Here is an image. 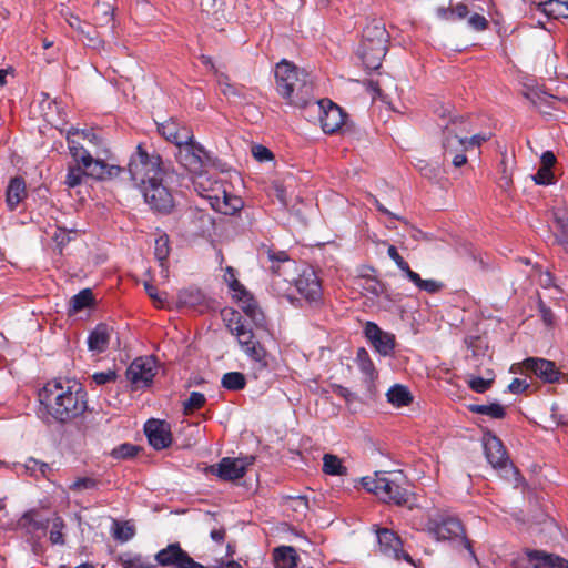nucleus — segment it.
<instances>
[{"label":"nucleus","mask_w":568,"mask_h":568,"mask_svg":"<svg viewBox=\"0 0 568 568\" xmlns=\"http://www.w3.org/2000/svg\"><path fill=\"white\" fill-rule=\"evenodd\" d=\"M364 488L376 495L385 503L405 505L409 499V491L405 487L406 479L402 471L383 473L376 471L372 476L362 478Z\"/></svg>","instance_id":"7ed1b4c3"},{"label":"nucleus","mask_w":568,"mask_h":568,"mask_svg":"<svg viewBox=\"0 0 568 568\" xmlns=\"http://www.w3.org/2000/svg\"><path fill=\"white\" fill-rule=\"evenodd\" d=\"M26 183L21 178L10 180L6 192V203L10 211H13L18 204L26 197Z\"/></svg>","instance_id":"393cba45"},{"label":"nucleus","mask_w":568,"mask_h":568,"mask_svg":"<svg viewBox=\"0 0 568 568\" xmlns=\"http://www.w3.org/2000/svg\"><path fill=\"white\" fill-rule=\"evenodd\" d=\"M323 471L331 476H345L347 468L343 465L342 459L333 454L323 456Z\"/></svg>","instance_id":"72a5a7b5"},{"label":"nucleus","mask_w":568,"mask_h":568,"mask_svg":"<svg viewBox=\"0 0 568 568\" xmlns=\"http://www.w3.org/2000/svg\"><path fill=\"white\" fill-rule=\"evenodd\" d=\"M39 402L55 422L67 424L88 409L87 393L78 383L50 381L38 393Z\"/></svg>","instance_id":"f257e3e1"},{"label":"nucleus","mask_w":568,"mask_h":568,"mask_svg":"<svg viewBox=\"0 0 568 568\" xmlns=\"http://www.w3.org/2000/svg\"><path fill=\"white\" fill-rule=\"evenodd\" d=\"M80 130L70 131L68 135L69 150L72 158L88 170V175L98 180L116 178L123 169L119 165L108 164L103 160L93 159L92 155L80 144Z\"/></svg>","instance_id":"39448f33"},{"label":"nucleus","mask_w":568,"mask_h":568,"mask_svg":"<svg viewBox=\"0 0 568 568\" xmlns=\"http://www.w3.org/2000/svg\"><path fill=\"white\" fill-rule=\"evenodd\" d=\"M162 181H152L141 185L145 202L155 211L170 212L173 207V196L170 191L162 185Z\"/></svg>","instance_id":"ddd939ff"},{"label":"nucleus","mask_w":568,"mask_h":568,"mask_svg":"<svg viewBox=\"0 0 568 568\" xmlns=\"http://www.w3.org/2000/svg\"><path fill=\"white\" fill-rule=\"evenodd\" d=\"M124 568H152L141 557H131L122 560Z\"/></svg>","instance_id":"69168bd1"},{"label":"nucleus","mask_w":568,"mask_h":568,"mask_svg":"<svg viewBox=\"0 0 568 568\" xmlns=\"http://www.w3.org/2000/svg\"><path fill=\"white\" fill-rule=\"evenodd\" d=\"M206 402L204 394L192 392L190 397L183 403L184 414L190 415L200 409Z\"/></svg>","instance_id":"de8ad7c7"},{"label":"nucleus","mask_w":568,"mask_h":568,"mask_svg":"<svg viewBox=\"0 0 568 568\" xmlns=\"http://www.w3.org/2000/svg\"><path fill=\"white\" fill-rule=\"evenodd\" d=\"M182 554L183 549L180 547L179 544H171L166 548L160 550L156 554L155 560L161 566H179L180 561L182 560Z\"/></svg>","instance_id":"c756f323"},{"label":"nucleus","mask_w":568,"mask_h":568,"mask_svg":"<svg viewBox=\"0 0 568 568\" xmlns=\"http://www.w3.org/2000/svg\"><path fill=\"white\" fill-rule=\"evenodd\" d=\"M469 410L471 413L487 415L496 419H501L506 415L505 408L498 403H491L488 405L474 404L469 406Z\"/></svg>","instance_id":"4c0bfd02"},{"label":"nucleus","mask_w":568,"mask_h":568,"mask_svg":"<svg viewBox=\"0 0 568 568\" xmlns=\"http://www.w3.org/2000/svg\"><path fill=\"white\" fill-rule=\"evenodd\" d=\"M221 384L229 390H240L245 387L246 379L240 372H230L223 375Z\"/></svg>","instance_id":"79ce46f5"},{"label":"nucleus","mask_w":568,"mask_h":568,"mask_svg":"<svg viewBox=\"0 0 568 568\" xmlns=\"http://www.w3.org/2000/svg\"><path fill=\"white\" fill-rule=\"evenodd\" d=\"M495 381V374L493 371L486 372V377L471 376L468 379V386L471 390L483 394L488 390Z\"/></svg>","instance_id":"a19ab883"},{"label":"nucleus","mask_w":568,"mask_h":568,"mask_svg":"<svg viewBox=\"0 0 568 568\" xmlns=\"http://www.w3.org/2000/svg\"><path fill=\"white\" fill-rule=\"evenodd\" d=\"M355 284L365 296H371L372 298L386 294L385 285L372 276H359Z\"/></svg>","instance_id":"bb28decb"},{"label":"nucleus","mask_w":568,"mask_h":568,"mask_svg":"<svg viewBox=\"0 0 568 568\" xmlns=\"http://www.w3.org/2000/svg\"><path fill=\"white\" fill-rule=\"evenodd\" d=\"M210 200V204L213 210L225 215H232L243 207V201L241 197L222 191V195H204Z\"/></svg>","instance_id":"5701e85b"},{"label":"nucleus","mask_w":568,"mask_h":568,"mask_svg":"<svg viewBox=\"0 0 568 568\" xmlns=\"http://www.w3.org/2000/svg\"><path fill=\"white\" fill-rule=\"evenodd\" d=\"M80 130L70 131L68 135L69 150L72 158L88 170V175L98 180L116 178L123 169L119 165L108 164L103 160L93 159L92 155L80 144Z\"/></svg>","instance_id":"423d86ee"},{"label":"nucleus","mask_w":568,"mask_h":568,"mask_svg":"<svg viewBox=\"0 0 568 568\" xmlns=\"http://www.w3.org/2000/svg\"><path fill=\"white\" fill-rule=\"evenodd\" d=\"M93 302L91 290L84 288L71 298L72 312L77 313L88 307Z\"/></svg>","instance_id":"a18cd8bd"},{"label":"nucleus","mask_w":568,"mask_h":568,"mask_svg":"<svg viewBox=\"0 0 568 568\" xmlns=\"http://www.w3.org/2000/svg\"><path fill=\"white\" fill-rule=\"evenodd\" d=\"M254 463V457L223 458L219 464L212 465L210 471L223 480H235L242 478L246 468Z\"/></svg>","instance_id":"4468645a"},{"label":"nucleus","mask_w":568,"mask_h":568,"mask_svg":"<svg viewBox=\"0 0 568 568\" xmlns=\"http://www.w3.org/2000/svg\"><path fill=\"white\" fill-rule=\"evenodd\" d=\"M252 154L258 162L271 161L273 159L271 150L261 144L252 146Z\"/></svg>","instance_id":"13d9d810"},{"label":"nucleus","mask_w":568,"mask_h":568,"mask_svg":"<svg viewBox=\"0 0 568 568\" xmlns=\"http://www.w3.org/2000/svg\"><path fill=\"white\" fill-rule=\"evenodd\" d=\"M144 288H145L149 297L153 301V303L158 307H163L164 306V298L162 297V295L159 294L158 288L154 285H152L151 283L145 282L144 283Z\"/></svg>","instance_id":"052dcab7"},{"label":"nucleus","mask_w":568,"mask_h":568,"mask_svg":"<svg viewBox=\"0 0 568 568\" xmlns=\"http://www.w3.org/2000/svg\"><path fill=\"white\" fill-rule=\"evenodd\" d=\"M298 293L310 303L318 304L322 298V286L315 272L311 268L304 270L295 280Z\"/></svg>","instance_id":"2eb2a0df"},{"label":"nucleus","mask_w":568,"mask_h":568,"mask_svg":"<svg viewBox=\"0 0 568 568\" xmlns=\"http://www.w3.org/2000/svg\"><path fill=\"white\" fill-rule=\"evenodd\" d=\"M357 363L361 371L366 374L368 377L373 378L375 375V367L373 362L369 358L368 352L365 348H359L357 351Z\"/></svg>","instance_id":"8fccbe9b"},{"label":"nucleus","mask_w":568,"mask_h":568,"mask_svg":"<svg viewBox=\"0 0 568 568\" xmlns=\"http://www.w3.org/2000/svg\"><path fill=\"white\" fill-rule=\"evenodd\" d=\"M464 124L465 121L462 118L455 116L444 125L443 130V159L444 161H450L455 168H460L467 163L466 136L459 134L467 132V129H458L459 125Z\"/></svg>","instance_id":"6e6552de"},{"label":"nucleus","mask_w":568,"mask_h":568,"mask_svg":"<svg viewBox=\"0 0 568 568\" xmlns=\"http://www.w3.org/2000/svg\"><path fill=\"white\" fill-rule=\"evenodd\" d=\"M156 374V363L153 357H138L126 369V378L133 389L148 387Z\"/></svg>","instance_id":"9b49d317"},{"label":"nucleus","mask_w":568,"mask_h":568,"mask_svg":"<svg viewBox=\"0 0 568 568\" xmlns=\"http://www.w3.org/2000/svg\"><path fill=\"white\" fill-rule=\"evenodd\" d=\"M227 272L231 275L230 287L234 292V297H236L237 300H239V296L246 297L247 292L244 288V286L234 277V274L232 273V268L229 267Z\"/></svg>","instance_id":"680f3d73"},{"label":"nucleus","mask_w":568,"mask_h":568,"mask_svg":"<svg viewBox=\"0 0 568 568\" xmlns=\"http://www.w3.org/2000/svg\"><path fill=\"white\" fill-rule=\"evenodd\" d=\"M236 338L243 351L245 349V347H248L256 343V341H254V334L251 328L248 331L242 332V334H239Z\"/></svg>","instance_id":"0e129e2a"},{"label":"nucleus","mask_w":568,"mask_h":568,"mask_svg":"<svg viewBox=\"0 0 568 568\" xmlns=\"http://www.w3.org/2000/svg\"><path fill=\"white\" fill-rule=\"evenodd\" d=\"M139 449L140 448L138 446L125 443L115 447L112 450L111 456L115 459H128L134 457Z\"/></svg>","instance_id":"603ef678"},{"label":"nucleus","mask_w":568,"mask_h":568,"mask_svg":"<svg viewBox=\"0 0 568 568\" xmlns=\"http://www.w3.org/2000/svg\"><path fill=\"white\" fill-rule=\"evenodd\" d=\"M81 164L70 166L68 170V174L65 176L64 183L69 187H75L82 183L83 176L88 175V171L84 172L83 169L80 166Z\"/></svg>","instance_id":"3c124183"},{"label":"nucleus","mask_w":568,"mask_h":568,"mask_svg":"<svg viewBox=\"0 0 568 568\" xmlns=\"http://www.w3.org/2000/svg\"><path fill=\"white\" fill-rule=\"evenodd\" d=\"M389 34L381 21L369 22L363 31L359 57L368 70H377L388 50Z\"/></svg>","instance_id":"20e7f679"},{"label":"nucleus","mask_w":568,"mask_h":568,"mask_svg":"<svg viewBox=\"0 0 568 568\" xmlns=\"http://www.w3.org/2000/svg\"><path fill=\"white\" fill-rule=\"evenodd\" d=\"M388 255L389 257L396 263V265L403 271L405 272V274L408 276V273L409 272H413L410 268H409V265L408 263L399 255V253L397 252V248L394 246V245H390L388 247Z\"/></svg>","instance_id":"4d7b16f0"},{"label":"nucleus","mask_w":568,"mask_h":568,"mask_svg":"<svg viewBox=\"0 0 568 568\" xmlns=\"http://www.w3.org/2000/svg\"><path fill=\"white\" fill-rule=\"evenodd\" d=\"M408 278L412 281L419 290H423L428 293H436L442 290L443 284L435 280H423L416 272H409Z\"/></svg>","instance_id":"c03bdc74"},{"label":"nucleus","mask_w":568,"mask_h":568,"mask_svg":"<svg viewBox=\"0 0 568 568\" xmlns=\"http://www.w3.org/2000/svg\"><path fill=\"white\" fill-rule=\"evenodd\" d=\"M425 530L437 541H447L462 537L464 546L468 549L470 556L476 559L470 541L466 538L464 527L457 518L435 514L428 518Z\"/></svg>","instance_id":"1a4fd4ad"},{"label":"nucleus","mask_w":568,"mask_h":568,"mask_svg":"<svg viewBox=\"0 0 568 568\" xmlns=\"http://www.w3.org/2000/svg\"><path fill=\"white\" fill-rule=\"evenodd\" d=\"M239 301L245 315L250 317L256 325H261L264 321V316L253 297L247 293L246 297L239 296Z\"/></svg>","instance_id":"473e14b6"},{"label":"nucleus","mask_w":568,"mask_h":568,"mask_svg":"<svg viewBox=\"0 0 568 568\" xmlns=\"http://www.w3.org/2000/svg\"><path fill=\"white\" fill-rule=\"evenodd\" d=\"M170 248H169V239L166 235H162L155 241V256L159 261L166 260L169 255Z\"/></svg>","instance_id":"5fc2aeb1"},{"label":"nucleus","mask_w":568,"mask_h":568,"mask_svg":"<svg viewBox=\"0 0 568 568\" xmlns=\"http://www.w3.org/2000/svg\"><path fill=\"white\" fill-rule=\"evenodd\" d=\"M534 181L540 185H548L554 183V173L548 168L540 166L534 175Z\"/></svg>","instance_id":"6e6d98bb"},{"label":"nucleus","mask_w":568,"mask_h":568,"mask_svg":"<svg viewBox=\"0 0 568 568\" xmlns=\"http://www.w3.org/2000/svg\"><path fill=\"white\" fill-rule=\"evenodd\" d=\"M366 338L382 356H389L395 348V336L382 331L375 323L367 322L364 329Z\"/></svg>","instance_id":"dca6fc26"},{"label":"nucleus","mask_w":568,"mask_h":568,"mask_svg":"<svg viewBox=\"0 0 568 568\" xmlns=\"http://www.w3.org/2000/svg\"><path fill=\"white\" fill-rule=\"evenodd\" d=\"M525 554L532 568H568V560L542 550L526 549Z\"/></svg>","instance_id":"4be33fe9"},{"label":"nucleus","mask_w":568,"mask_h":568,"mask_svg":"<svg viewBox=\"0 0 568 568\" xmlns=\"http://www.w3.org/2000/svg\"><path fill=\"white\" fill-rule=\"evenodd\" d=\"M539 312H540L542 322L547 326H551L555 321V315H554L552 311L549 307H547L541 301L539 302Z\"/></svg>","instance_id":"338daca9"},{"label":"nucleus","mask_w":568,"mask_h":568,"mask_svg":"<svg viewBox=\"0 0 568 568\" xmlns=\"http://www.w3.org/2000/svg\"><path fill=\"white\" fill-rule=\"evenodd\" d=\"M144 432L150 445L155 449L166 448L172 443L170 425L163 420H148Z\"/></svg>","instance_id":"a211bd4d"},{"label":"nucleus","mask_w":568,"mask_h":568,"mask_svg":"<svg viewBox=\"0 0 568 568\" xmlns=\"http://www.w3.org/2000/svg\"><path fill=\"white\" fill-rule=\"evenodd\" d=\"M114 329L104 323L98 324L88 336L90 352L100 354L106 351Z\"/></svg>","instance_id":"b1692460"},{"label":"nucleus","mask_w":568,"mask_h":568,"mask_svg":"<svg viewBox=\"0 0 568 568\" xmlns=\"http://www.w3.org/2000/svg\"><path fill=\"white\" fill-rule=\"evenodd\" d=\"M67 525L62 517L54 516L51 520L49 540L52 545L63 546L65 544V530Z\"/></svg>","instance_id":"e433bc0d"},{"label":"nucleus","mask_w":568,"mask_h":568,"mask_svg":"<svg viewBox=\"0 0 568 568\" xmlns=\"http://www.w3.org/2000/svg\"><path fill=\"white\" fill-rule=\"evenodd\" d=\"M275 82L278 94L292 105L304 108L314 101L308 73L287 60L276 64Z\"/></svg>","instance_id":"f03ea898"},{"label":"nucleus","mask_w":568,"mask_h":568,"mask_svg":"<svg viewBox=\"0 0 568 568\" xmlns=\"http://www.w3.org/2000/svg\"><path fill=\"white\" fill-rule=\"evenodd\" d=\"M223 317L224 321L226 322L227 328L236 337L239 336V334H242V332L250 329V327L244 323L240 313L236 311H224Z\"/></svg>","instance_id":"f704fd0d"},{"label":"nucleus","mask_w":568,"mask_h":568,"mask_svg":"<svg viewBox=\"0 0 568 568\" xmlns=\"http://www.w3.org/2000/svg\"><path fill=\"white\" fill-rule=\"evenodd\" d=\"M205 300L203 292L197 287H189L179 293V304L195 307L202 305Z\"/></svg>","instance_id":"c9c22d12"},{"label":"nucleus","mask_w":568,"mask_h":568,"mask_svg":"<svg viewBox=\"0 0 568 568\" xmlns=\"http://www.w3.org/2000/svg\"><path fill=\"white\" fill-rule=\"evenodd\" d=\"M217 84L223 95L233 99H243L244 94L239 87L231 83L230 78L224 73L217 74Z\"/></svg>","instance_id":"ea45409f"},{"label":"nucleus","mask_w":568,"mask_h":568,"mask_svg":"<svg viewBox=\"0 0 568 568\" xmlns=\"http://www.w3.org/2000/svg\"><path fill=\"white\" fill-rule=\"evenodd\" d=\"M261 255H265L267 262L270 263L271 271L276 275H282L281 272L282 266H291L293 262L290 260L288 255L284 251L275 252L272 248H264L261 252Z\"/></svg>","instance_id":"cd10ccee"},{"label":"nucleus","mask_w":568,"mask_h":568,"mask_svg":"<svg viewBox=\"0 0 568 568\" xmlns=\"http://www.w3.org/2000/svg\"><path fill=\"white\" fill-rule=\"evenodd\" d=\"M114 529H113V537L114 539L125 542L129 541L134 536V527L131 526L128 521L120 523L118 520H114Z\"/></svg>","instance_id":"49530a36"},{"label":"nucleus","mask_w":568,"mask_h":568,"mask_svg":"<svg viewBox=\"0 0 568 568\" xmlns=\"http://www.w3.org/2000/svg\"><path fill=\"white\" fill-rule=\"evenodd\" d=\"M489 138H490L489 134H484V133L474 134L469 139L466 138L467 150L473 146H479L480 144H483L484 142L489 140Z\"/></svg>","instance_id":"774afa93"},{"label":"nucleus","mask_w":568,"mask_h":568,"mask_svg":"<svg viewBox=\"0 0 568 568\" xmlns=\"http://www.w3.org/2000/svg\"><path fill=\"white\" fill-rule=\"evenodd\" d=\"M244 352L254 362H256L261 368H266L268 366V354L266 349L260 344V342H256L253 345L245 347Z\"/></svg>","instance_id":"37998d69"},{"label":"nucleus","mask_w":568,"mask_h":568,"mask_svg":"<svg viewBox=\"0 0 568 568\" xmlns=\"http://www.w3.org/2000/svg\"><path fill=\"white\" fill-rule=\"evenodd\" d=\"M99 481L93 477H78L69 487L73 493L97 489Z\"/></svg>","instance_id":"09e8293b"},{"label":"nucleus","mask_w":568,"mask_h":568,"mask_svg":"<svg viewBox=\"0 0 568 568\" xmlns=\"http://www.w3.org/2000/svg\"><path fill=\"white\" fill-rule=\"evenodd\" d=\"M92 379L97 385H104L116 379V373L113 369L106 372L94 373Z\"/></svg>","instance_id":"bf43d9fd"},{"label":"nucleus","mask_w":568,"mask_h":568,"mask_svg":"<svg viewBox=\"0 0 568 568\" xmlns=\"http://www.w3.org/2000/svg\"><path fill=\"white\" fill-rule=\"evenodd\" d=\"M18 526L26 529L28 532H33L40 529H44L47 524L40 517L39 513L34 509L26 511L18 521Z\"/></svg>","instance_id":"7c9ffc66"},{"label":"nucleus","mask_w":568,"mask_h":568,"mask_svg":"<svg viewBox=\"0 0 568 568\" xmlns=\"http://www.w3.org/2000/svg\"><path fill=\"white\" fill-rule=\"evenodd\" d=\"M317 104L318 109L323 111L320 119L324 132H337L345 122L346 115L343 110L332 101H320Z\"/></svg>","instance_id":"6ab92c4d"},{"label":"nucleus","mask_w":568,"mask_h":568,"mask_svg":"<svg viewBox=\"0 0 568 568\" xmlns=\"http://www.w3.org/2000/svg\"><path fill=\"white\" fill-rule=\"evenodd\" d=\"M160 134L168 141L180 148L185 142H191L193 132L186 126H181L175 121H166L158 126Z\"/></svg>","instance_id":"412c9836"},{"label":"nucleus","mask_w":568,"mask_h":568,"mask_svg":"<svg viewBox=\"0 0 568 568\" xmlns=\"http://www.w3.org/2000/svg\"><path fill=\"white\" fill-rule=\"evenodd\" d=\"M176 159L182 166L197 178L195 185L202 186L203 182L200 180L203 178L202 173L207 160V154L200 144L194 142V138L191 142H185L178 148Z\"/></svg>","instance_id":"9d476101"},{"label":"nucleus","mask_w":568,"mask_h":568,"mask_svg":"<svg viewBox=\"0 0 568 568\" xmlns=\"http://www.w3.org/2000/svg\"><path fill=\"white\" fill-rule=\"evenodd\" d=\"M483 444L486 458L493 468L504 470L509 468L515 475L518 474L517 469H515L510 463L501 440L497 436L491 433L485 434Z\"/></svg>","instance_id":"f8f14e48"},{"label":"nucleus","mask_w":568,"mask_h":568,"mask_svg":"<svg viewBox=\"0 0 568 568\" xmlns=\"http://www.w3.org/2000/svg\"><path fill=\"white\" fill-rule=\"evenodd\" d=\"M468 23L469 26L477 30V31H483L485 30L487 27H488V21L487 19L481 16V14H478V13H474L469 19H468Z\"/></svg>","instance_id":"e2e57ef3"},{"label":"nucleus","mask_w":568,"mask_h":568,"mask_svg":"<svg viewBox=\"0 0 568 568\" xmlns=\"http://www.w3.org/2000/svg\"><path fill=\"white\" fill-rule=\"evenodd\" d=\"M523 365L546 383H555L562 375L554 362L545 358L529 357L524 361Z\"/></svg>","instance_id":"aec40b11"},{"label":"nucleus","mask_w":568,"mask_h":568,"mask_svg":"<svg viewBox=\"0 0 568 568\" xmlns=\"http://www.w3.org/2000/svg\"><path fill=\"white\" fill-rule=\"evenodd\" d=\"M67 22L69 23V26L72 29H74L85 36V38L88 40V43H87L88 47H90L94 50H98V51H101L102 49H104V41L101 40L95 32H93V33L87 32L83 29V26H82L83 23L79 19V17H77L72 13H69V16L67 17Z\"/></svg>","instance_id":"c85d7f7f"},{"label":"nucleus","mask_w":568,"mask_h":568,"mask_svg":"<svg viewBox=\"0 0 568 568\" xmlns=\"http://www.w3.org/2000/svg\"><path fill=\"white\" fill-rule=\"evenodd\" d=\"M387 399L396 407L407 406L412 403L413 396L403 385H395L390 387L386 394Z\"/></svg>","instance_id":"2f4dec72"},{"label":"nucleus","mask_w":568,"mask_h":568,"mask_svg":"<svg viewBox=\"0 0 568 568\" xmlns=\"http://www.w3.org/2000/svg\"><path fill=\"white\" fill-rule=\"evenodd\" d=\"M131 180L136 186L152 181H162L163 170L160 155L150 154L142 143L138 144L135 153L128 164Z\"/></svg>","instance_id":"0eeeda50"},{"label":"nucleus","mask_w":568,"mask_h":568,"mask_svg":"<svg viewBox=\"0 0 568 568\" xmlns=\"http://www.w3.org/2000/svg\"><path fill=\"white\" fill-rule=\"evenodd\" d=\"M297 552L291 546H281L273 550V560L276 568H294L297 565Z\"/></svg>","instance_id":"a878e982"},{"label":"nucleus","mask_w":568,"mask_h":568,"mask_svg":"<svg viewBox=\"0 0 568 568\" xmlns=\"http://www.w3.org/2000/svg\"><path fill=\"white\" fill-rule=\"evenodd\" d=\"M377 539L379 551L385 556L393 557L394 559H404L407 562L413 564V560L408 554L402 550L400 538L392 530L387 528L377 529Z\"/></svg>","instance_id":"f3484780"},{"label":"nucleus","mask_w":568,"mask_h":568,"mask_svg":"<svg viewBox=\"0 0 568 568\" xmlns=\"http://www.w3.org/2000/svg\"><path fill=\"white\" fill-rule=\"evenodd\" d=\"M542 11L555 19L568 18V0H548L542 3Z\"/></svg>","instance_id":"58836bf2"},{"label":"nucleus","mask_w":568,"mask_h":568,"mask_svg":"<svg viewBox=\"0 0 568 568\" xmlns=\"http://www.w3.org/2000/svg\"><path fill=\"white\" fill-rule=\"evenodd\" d=\"M443 17L446 19L457 18V19H464L468 14V8L464 3H458L455 7H452L450 9L446 10L443 9Z\"/></svg>","instance_id":"864d4df0"}]
</instances>
